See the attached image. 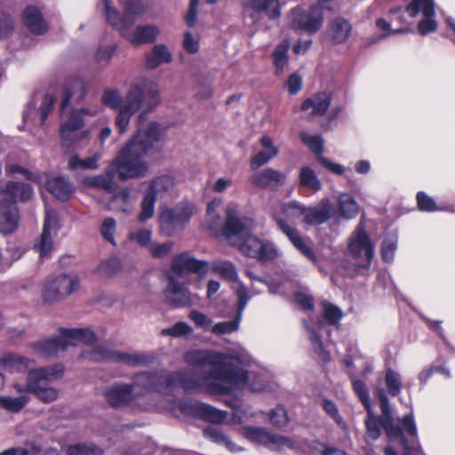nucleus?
Instances as JSON below:
<instances>
[{"label": "nucleus", "instance_id": "obj_24", "mask_svg": "<svg viewBox=\"0 0 455 455\" xmlns=\"http://www.w3.org/2000/svg\"><path fill=\"white\" fill-rule=\"evenodd\" d=\"M248 416V413L243 409L237 406L235 408L232 417L228 419V413L226 411L216 409L215 407L204 403L199 419L214 424H220L228 421L232 425H240L243 422V418H247Z\"/></svg>", "mask_w": 455, "mask_h": 455}, {"label": "nucleus", "instance_id": "obj_53", "mask_svg": "<svg viewBox=\"0 0 455 455\" xmlns=\"http://www.w3.org/2000/svg\"><path fill=\"white\" fill-rule=\"evenodd\" d=\"M68 455H103V450L93 443H78L69 445Z\"/></svg>", "mask_w": 455, "mask_h": 455}, {"label": "nucleus", "instance_id": "obj_60", "mask_svg": "<svg viewBox=\"0 0 455 455\" xmlns=\"http://www.w3.org/2000/svg\"><path fill=\"white\" fill-rule=\"evenodd\" d=\"M300 139L302 142L317 156H323V140L320 135H310L307 133H301Z\"/></svg>", "mask_w": 455, "mask_h": 455}, {"label": "nucleus", "instance_id": "obj_15", "mask_svg": "<svg viewBox=\"0 0 455 455\" xmlns=\"http://www.w3.org/2000/svg\"><path fill=\"white\" fill-rule=\"evenodd\" d=\"M289 26L294 30H299L308 35L318 32L323 24V12L322 7L314 4L308 8L295 7L291 10Z\"/></svg>", "mask_w": 455, "mask_h": 455}, {"label": "nucleus", "instance_id": "obj_6", "mask_svg": "<svg viewBox=\"0 0 455 455\" xmlns=\"http://www.w3.org/2000/svg\"><path fill=\"white\" fill-rule=\"evenodd\" d=\"M160 101V92L154 83L144 82L141 84H132L116 118V125L119 132L124 133L126 132L133 114L141 110L139 116L140 122H141L148 113L156 108Z\"/></svg>", "mask_w": 455, "mask_h": 455}, {"label": "nucleus", "instance_id": "obj_58", "mask_svg": "<svg viewBox=\"0 0 455 455\" xmlns=\"http://www.w3.org/2000/svg\"><path fill=\"white\" fill-rule=\"evenodd\" d=\"M101 101L112 109H120L124 105L122 94L116 89H106L101 96Z\"/></svg>", "mask_w": 455, "mask_h": 455}, {"label": "nucleus", "instance_id": "obj_59", "mask_svg": "<svg viewBox=\"0 0 455 455\" xmlns=\"http://www.w3.org/2000/svg\"><path fill=\"white\" fill-rule=\"evenodd\" d=\"M244 435L253 443L266 446L270 432L262 427H244Z\"/></svg>", "mask_w": 455, "mask_h": 455}, {"label": "nucleus", "instance_id": "obj_45", "mask_svg": "<svg viewBox=\"0 0 455 455\" xmlns=\"http://www.w3.org/2000/svg\"><path fill=\"white\" fill-rule=\"evenodd\" d=\"M273 451H283L287 449L298 451L300 450L299 443L282 435L270 433L266 446Z\"/></svg>", "mask_w": 455, "mask_h": 455}, {"label": "nucleus", "instance_id": "obj_38", "mask_svg": "<svg viewBox=\"0 0 455 455\" xmlns=\"http://www.w3.org/2000/svg\"><path fill=\"white\" fill-rule=\"evenodd\" d=\"M352 33L351 23L342 18L333 19L329 25V35L334 44H339L347 42Z\"/></svg>", "mask_w": 455, "mask_h": 455}, {"label": "nucleus", "instance_id": "obj_54", "mask_svg": "<svg viewBox=\"0 0 455 455\" xmlns=\"http://www.w3.org/2000/svg\"><path fill=\"white\" fill-rule=\"evenodd\" d=\"M385 385L390 395L397 396L402 389L401 375L393 369L387 368L385 373Z\"/></svg>", "mask_w": 455, "mask_h": 455}, {"label": "nucleus", "instance_id": "obj_39", "mask_svg": "<svg viewBox=\"0 0 455 455\" xmlns=\"http://www.w3.org/2000/svg\"><path fill=\"white\" fill-rule=\"evenodd\" d=\"M115 171L111 170V165L109 164L104 173L86 178L84 183L89 188H101L110 194L115 193L119 188L117 182L115 180Z\"/></svg>", "mask_w": 455, "mask_h": 455}, {"label": "nucleus", "instance_id": "obj_17", "mask_svg": "<svg viewBox=\"0 0 455 455\" xmlns=\"http://www.w3.org/2000/svg\"><path fill=\"white\" fill-rule=\"evenodd\" d=\"M79 283L76 275H60L49 278L42 290L43 299L48 303L58 301L78 290Z\"/></svg>", "mask_w": 455, "mask_h": 455}, {"label": "nucleus", "instance_id": "obj_22", "mask_svg": "<svg viewBox=\"0 0 455 455\" xmlns=\"http://www.w3.org/2000/svg\"><path fill=\"white\" fill-rule=\"evenodd\" d=\"M125 32L118 28H114L121 36L126 38L131 44L140 45L143 44H151L156 40L160 34V28L154 24L139 25L133 32H130V28L134 23L124 22Z\"/></svg>", "mask_w": 455, "mask_h": 455}, {"label": "nucleus", "instance_id": "obj_13", "mask_svg": "<svg viewBox=\"0 0 455 455\" xmlns=\"http://www.w3.org/2000/svg\"><path fill=\"white\" fill-rule=\"evenodd\" d=\"M196 212V205L187 201L163 209L159 215L161 232L167 236L181 232Z\"/></svg>", "mask_w": 455, "mask_h": 455}, {"label": "nucleus", "instance_id": "obj_36", "mask_svg": "<svg viewBox=\"0 0 455 455\" xmlns=\"http://www.w3.org/2000/svg\"><path fill=\"white\" fill-rule=\"evenodd\" d=\"M23 20L26 27L34 34L42 35L48 30L41 11L35 6H28L23 12Z\"/></svg>", "mask_w": 455, "mask_h": 455}, {"label": "nucleus", "instance_id": "obj_18", "mask_svg": "<svg viewBox=\"0 0 455 455\" xmlns=\"http://www.w3.org/2000/svg\"><path fill=\"white\" fill-rule=\"evenodd\" d=\"M235 294L237 298V305L235 308V315L233 319L228 321H221L215 323L211 328V332L216 336H222L236 332L240 329L243 311L251 299L249 291L243 283L235 290Z\"/></svg>", "mask_w": 455, "mask_h": 455}, {"label": "nucleus", "instance_id": "obj_52", "mask_svg": "<svg viewBox=\"0 0 455 455\" xmlns=\"http://www.w3.org/2000/svg\"><path fill=\"white\" fill-rule=\"evenodd\" d=\"M280 208L287 220H295L301 216L304 219L306 216L307 206L296 200L282 203Z\"/></svg>", "mask_w": 455, "mask_h": 455}, {"label": "nucleus", "instance_id": "obj_56", "mask_svg": "<svg viewBox=\"0 0 455 455\" xmlns=\"http://www.w3.org/2000/svg\"><path fill=\"white\" fill-rule=\"evenodd\" d=\"M28 403L27 395H20L18 397L0 396V407L12 411L19 412Z\"/></svg>", "mask_w": 455, "mask_h": 455}, {"label": "nucleus", "instance_id": "obj_37", "mask_svg": "<svg viewBox=\"0 0 455 455\" xmlns=\"http://www.w3.org/2000/svg\"><path fill=\"white\" fill-rule=\"evenodd\" d=\"M63 338H66L68 347L79 343L92 345L96 341L94 331L89 328H62Z\"/></svg>", "mask_w": 455, "mask_h": 455}, {"label": "nucleus", "instance_id": "obj_43", "mask_svg": "<svg viewBox=\"0 0 455 455\" xmlns=\"http://www.w3.org/2000/svg\"><path fill=\"white\" fill-rule=\"evenodd\" d=\"M331 96L329 92H323L308 98L302 103L301 108L305 111L312 109L313 115L322 116L330 107Z\"/></svg>", "mask_w": 455, "mask_h": 455}, {"label": "nucleus", "instance_id": "obj_57", "mask_svg": "<svg viewBox=\"0 0 455 455\" xmlns=\"http://www.w3.org/2000/svg\"><path fill=\"white\" fill-rule=\"evenodd\" d=\"M5 172L8 175H22L27 180L41 183L43 181V179L38 174L33 173L32 172L28 171V169L19 165L18 164L14 163H8L5 166Z\"/></svg>", "mask_w": 455, "mask_h": 455}, {"label": "nucleus", "instance_id": "obj_42", "mask_svg": "<svg viewBox=\"0 0 455 455\" xmlns=\"http://www.w3.org/2000/svg\"><path fill=\"white\" fill-rule=\"evenodd\" d=\"M279 1L280 0H248L245 8L247 11H252L256 13L264 12L270 19L275 20L281 16Z\"/></svg>", "mask_w": 455, "mask_h": 455}, {"label": "nucleus", "instance_id": "obj_27", "mask_svg": "<svg viewBox=\"0 0 455 455\" xmlns=\"http://www.w3.org/2000/svg\"><path fill=\"white\" fill-rule=\"evenodd\" d=\"M164 293L167 301L176 307H187L192 302L190 291L173 276L169 277V284Z\"/></svg>", "mask_w": 455, "mask_h": 455}, {"label": "nucleus", "instance_id": "obj_12", "mask_svg": "<svg viewBox=\"0 0 455 455\" xmlns=\"http://www.w3.org/2000/svg\"><path fill=\"white\" fill-rule=\"evenodd\" d=\"M124 8L122 15L112 4L111 0H101L104 17L112 28H118L125 32L124 22L135 23L148 9L143 0H120Z\"/></svg>", "mask_w": 455, "mask_h": 455}, {"label": "nucleus", "instance_id": "obj_46", "mask_svg": "<svg viewBox=\"0 0 455 455\" xmlns=\"http://www.w3.org/2000/svg\"><path fill=\"white\" fill-rule=\"evenodd\" d=\"M176 186V181L172 175H162L150 181L149 192L154 193L156 196H163L165 194L172 193Z\"/></svg>", "mask_w": 455, "mask_h": 455}, {"label": "nucleus", "instance_id": "obj_4", "mask_svg": "<svg viewBox=\"0 0 455 455\" xmlns=\"http://www.w3.org/2000/svg\"><path fill=\"white\" fill-rule=\"evenodd\" d=\"M156 371H142L132 378V383L117 382L108 387L104 391V397L112 408L129 407L132 410L149 411L153 410L155 403L150 402L151 392L167 395L165 390H160L155 387V381L140 382L141 375L153 376Z\"/></svg>", "mask_w": 455, "mask_h": 455}, {"label": "nucleus", "instance_id": "obj_40", "mask_svg": "<svg viewBox=\"0 0 455 455\" xmlns=\"http://www.w3.org/2000/svg\"><path fill=\"white\" fill-rule=\"evenodd\" d=\"M172 53L164 44H156L151 51L146 54V68L156 69L162 64H168L172 61Z\"/></svg>", "mask_w": 455, "mask_h": 455}, {"label": "nucleus", "instance_id": "obj_51", "mask_svg": "<svg viewBox=\"0 0 455 455\" xmlns=\"http://www.w3.org/2000/svg\"><path fill=\"white\" fill-rule=\"evenodd\" d=\"M101 158V154L96 153L92 156L85 159L79 158L78 156H72L68 161V168L70 170H94L98 168V162Z\"/></svg>", "mask_w": 455, "mask_h": 455}, {"label": "nucleus", "instance_id": "obj_62", "mask_svg": "<svg viewBox=\"0 0 455 455\" xmlns=\"http://www.w3.org/2000/svg\"><path fill=\"white\" fill-rule=\"evenodd\" d=\"M379 424L381 426L380 417L377 419L371 410V414L367 413V419L365 420L366 438L375 441L379 437L380 428Z\"/></svg>", "mask_w": 455, "mask_h": 455}, {"label": "nucleus", "instance_id": "obj_33", "mask_svg": "<svg viewBox=\"0 0 455 455\" xmlns=\"http://www.w3.org/2000/svg\"><path fill=\"white\" fill-rule=\"evenodd\" d=\"M111 194L113 196L108 204V209L116 212L130 213L136 201V197L132 196V190L127 188H118L115 193Z\"/></svg>", "mask_w": 455, "mask_h": 455}, {"label": "nucleus", "instance_id": "obj_61", "mask_svg": "<svg viewBox=\"0 0 455 455\" xmlns=\"http://www.w3.org/2000/svg\"><path fill=\"white\" fill-rule=\"evenodd\" d=\"M397 248V237L387 235L385 237L381 245V258L384 261H392Z\"/></svg>", "mask_w": 455, "mask_h": 455}, {"label": "nucleus", "instance_id": "obj_26", "mask_svg": "<svg viewBox=\"0 0 455 455\" xmlns=\"http://www.w3.org/2000/svg\"><path fill=\"white\" fill-rule=\"evenodd\" d=\"M234 369L240 371L243 374L241 383H230L229 391L228 394L233 392L235 388L239 389H250L252 392H263L269 391L270 387L267 382L266 377L257 374L255 372H249L243 368L236 367L234 365Z\"/></svg>", "mask_w": 455, "mask_h": 455}, {"label": "nucleus", "instance_id": "obj_7", "mask_svg": "<svg viewBox=\"0 0 455 455\" xmlns=\"http://www.w3.org/2000/svg\"><path fill=\"white\" fill-rule=\"evenodd\" d=\"M347 253L351 259L339 261L347 274L363 275L371 268L375 254L374 244L363 222L357 225L347 240Z\"/></svg>", "mask_w": 455, "mask_h": 455}, {"label": "nucleus", "instance_id": "obj_41", "mask_svg": "<svg viewBox=\"0 0 455 455\" xmlns=\"http://www.w3.org/2000/svg\"><path fill=\"white\" fill-rule=\"evenodd\" d=\"M31 363L28 358L13 353H6L0 357V367L8 372L26 371Z\"/></svg>", "mask_w": 455, "mask_h": 455}, {"label": "nucleus", "instance_id": "obj_48", "mask_svg": "<svg viewBox=\"0 0 455 455\" xmlns=\"http://www.w3.org/2000/svg\"><path fill=\"white\" fill-rule=\"evenodd\" d=\"M349 378L352 383L353 390L363 404L368 414L371 413V398L366 384L359 379L354 373L349 371Z\"/></svg>", "mask_w": 455, "mask_h": 455}, {"label": "nucleus", "instance_id": "obj_16", "mask_svg": "<svg viewBox=\"0 0 455 455\" xmlns=\"http://www.w3.org/2000/svg\"><path fill=\"white\" fill-rule=\"evenodd\" d=\"M238 249L245 256L263 262L274 260L282 255L280 249L273 242L261 240L251 235H246L239 243Z\"/></svg>", "mask_w": 455, "mask_h": 455}, {"label": "nucleus", "instance_id": "obj_20", "mask_svg": "<svg viewBox=\"0 0 455 455\" xmlns=\"http://www.w3.org/2000/svg\"><path fill=\"white\" fill-rule=\"evenodd\" d=\"M273 219L275 221L279 230L285 235L291 244L309 260L315 262L316 256L313 250L306 243L305 239L300 235L299 230L289 224L285 219L280 216L277 212L273 213Z\"/></svg>", "mask_w": 455, "mask_h": 455}, {"label": "nucleus", "instance_id": "obj_50", "mask_svg": "<svg viewBox=\"0 0 455 455\" xmlns=\"http://www.w3.org/2000/svg\"><path fill=\"white\" fill-rule=\"evenodd\" d=\"M299 180L301 186L310 188L315 192L322 188V183L315 172L308 166H304L300 169Z\"/></svg>", "mask_w": 455, "mask_h": 455}, {"label": "nucleus", "instance_id": "obj_47", "mask_svg": "<svg viewBox=\"0 0 455 455\" xmlns=\"http://www.w3.org/2000/svg\"><path fill=\"white\" fill-rule=\"evenodd\" d=\"M290 48V42L288 40H283L280 43L275 49L272 56L273 61L275 68V74L281 75L283 73L285 68L288 66L289 57L288 51Z\"/></svg>", "mask_w": 455, "mask_h": 455}, {"label": "nucleus", "instance_id": "obj_11", "mask_svg": "<svg viewBox=\"0 0 455 455\" xmlns=\"http://www.w3.org/2000/svg\"><path fill=\"white\" fill-rule=\"evenodd\" d=\"M61 111L60 135L61 147L70 148L79 141L90 137L89 130H83L85 116H94L95 112L88 108L73 109L67 116Z\"/></svg>", "mask_w": 455, "mask_h": 455}, {"label": "nucleus", "instance_id": "obj_10", "mask_svg": "<svg viewBox=\"0 0 455 455\" xmlns=\"http://www.w3.org/2000/svg\"><path fill=\"white\" fill-rule=\"evenodd\" d=\"M64 372L62 364L44 367L28 371L27 389L45 403L54 402L59 395L58 390L49 387L48 383L60 378Z\"/></svg>", "mask_w": 455, "mask_h": 455}, {"label": "nucleus", "instance_id": "obj_35", "mask_svg": "<svg viewBox=\"0 0 455 455\" xmlns=\"http://www.w3.org/2000/svg\"><path fill=\"white\" fill-rule=\"evenodd\" d=\"M47 190L56 198L66 201L74 192V186L69 180L63 176L48 177L45 180Z\"/></svg>", "mask_w": 455, "mask_h": 455}, {"label": "nucleus", "instance_id": "obj_31", "mask_svg": "<svg viewBox=\"0 0 455 455\" xmlns=\"http://www.w3.org/2000/svg\"><path fill=\"white\" fill-rule=\"evenodd\" d=\"M285 178L280 171L266 168L255 172L251 177V182L258 188L275 189L284 182Z\"/></svg>", "mask_w": 455, "mask_h": 455}, {"label": "nucleus", "instance_id": "obj_3", "mask_svg": "<svg viewBox=\"0 0 455 455\" xmlns=\"http://www.w3.org/2000/svg\"><path fill=\"white\" fill-rule=\"evenodd\" d=\"M422 12L423 19L418 24V31L421 36L435 32L437 22L435 20V3L433 0H410L405 8L395 6L388 11L390 21L379 18L376 20V26L384 32L383 35L371 38V44L377 43L391 35L403 34L411 31L407 25L411 22L407 20L404 13L413 19Z\"/></svg>", "mask_w": 455, "mask_h": 455}, {"label": "nucleus", "instance_id": "obj_23", "mask_svg": "<svg viewBox=\"0 0 455 455\" xmlns=\"http://www.w3.org/2000/svg\"><path fill=\"white\" fill-rule=\"evenodd\" d=\"M34 195L31 185L24 182L8 181L5 184L0 183V201L4 200L7 204L17 202H27Z\"/></svg>", "mask_w": 455, "mask_h": 455}, {"label": "nucleus", "instance_id": "obj_1", "mask_svg": "<svg viewBox=\"0 0 455 455\" xmlns=\"http://www.w3.org/2000/svg\"><path fill=\"white\" fill-rule=\"evenodd\" d=\"M184 361L193 367H209L205 372L188 370L171 371H156L153 376L141 375L140 382L155 381L156 388L165 390L167 395L180 387L187 394L207 393L210 395H228L230 383H241L243 374L234 369L233 357L220 352L192 349L185 353Z\"/></svg>", "mask_w": 455, "mask_h": 455}, {"label": "nucleus", "instance_id": "obj_55", "mask_svg": "<svg viewBox=\"0 0 455 455\" xmlns=\"http://www.w3.org/2000/svg\"><path fill=\"white\" fill-rule=\"evenodd\" d=\"M156 201V196L154 193L148 191L144 196L141 202V211L138 217L140 222H145L154 216Z\"/></svg>", "mask_w": 455, "mask_h": 455}, {"label": "nucleus", "instance_id": "obj_34", "mask_svg": "<svg viewBox=\"0 0 455 455\" xmlns=\"http://www.w3.org/2000/svg\"><path fill=\"white\" fill-rule=\"evenodd\" d=\"M86 92V83L84 80L79 77L71 78L64 87V95L60 105L61 110H65L71 100L76 102L84 100Z\"/></svg>", "mask_w": 455, "mask_h": 455}, {"label": "nucleus", "instance_id": "obj_14", "mask_svg": "<svg viewBox=\"0 0 455 455\" xmlns=\"http://www.w3.org/2000/svg\"><path fill=\"white\" fill-rule=\"evenodd\" d=\"M82 357L92 362L121 363L132 367L148 365L151 362L147 355L115 350L102 344L91 350L84 351Z\"/></svg>", "mask_w": 455, "mask_h": 455}, {"label": "nucleus", "instance_id": "obj_49", "mask_svg": "<svg viewBox=\"0 0 455 455\" xmlns=\"http://www.w3.org/2000/svg\"><path fill=\"white\" fill-rule=\"evenodd\" d=\"M204 435L216 443L225 445L230 451H239L237 446L229 439V437L224 435L217 427H209L204 428Z\"/></svg>", "mask_w": 455, "mask_h": 455}, {"label": "nucleus", "instance_id": "obj_44", "mask_svg": "<svg viewBox=\"0 0 455 455\" xmlns=\"http://www.w3.org/2000/svg\"><path fill=\"white\" fill-rule=\"evenodd\" d=\"M359 213L356 200L347 193H342L338 198V214L344 220H353Z\"/></svg>", "mask_w": 455, "mask_h": 455}, {"label": "nucleus", "instance_id": "obj_30", "mask_svg": "<svg viewBox=\"0 0 455 455\" xmlns=\"http://www.w3.org/2000/svg\"><path fill=\"white\" fill-rule=\"evenodd\" d=\"M303 324L305 329L307 331L308 338L311 341L313 349L315 353V355L318 356L320 360L323 362H327L330 360V354L328 351H326L323 347V344L322 342V338L319 335V331L323 328V323L322 320L319 318L315 320H311L310 323L304 320Z\"/></svg>", "mask_w": 455, "mask_h": 455}, {"label": "nucleus", "instance_id": "obj_32", "mask_svg": "<svg viewBox=\"0 0 455 455\" xmlns=\"http://www.w3.org/2000/svg\"><path fill=\"white\" fill-rule=\"evenodd\" d=\"M19 224V212L17 205L0 201V232L4 235L15 231Z\"/></svg>", "mask_w": 455, "mask_h": 455}, {"label": "nucleus", "instance_id": "obj_8", "mask_svg": "<svg viewBox=\"0 0 455 455\" xmlns=\"http://www.w3.org/2000/svg\"><path fill=\"white\" fill-rule=\"evenodd\" d=\"M210 269V265L205 260L195 259L189 252H182L173 258L172 262V271L176 275L181 276L188 272H193L198 275H204ZM212 271L220 276L222 279L236 283L234 291L243 283L238 275L235 264L229 260H216L211 265Z\"/></svg>", "mask_w": 455, "mask_h": 455}, {"label": "nucleus", "instance_id": "obj_29", "mask_svg": "<svg viewBox=\"0 0 455 455\" xmlns=\"http://www.w3.org/2000/svg\"><path fill=\"white\" fill-rule=\"evenodd\" d=\"M259 144L261 149L251 157L250 162L251 167L254 170L267 164L279 154V148L270 136H261Z\"/></svg>", "mask_w": 455, "mask_h": 455}, {"label": "nucleus", "instance_id": "obj_21", "mask_svg": "<svg viewBox=\"0 0 455 455\" xmlns=\"http://www.w3.org/2000/svg\"><path fill=\"white\" fill-rule=\"evenodd\" d=\"M203 403L192 399H172L164 403H155L154 409L160 411H168L175 417L184 415L199 418Z\"/></svg>", "mask_w": 455, "mask_h": 455}, {"label": "nucleus", "instance_id": "obj_9", "mask_svg": "<svg viewBox=\"0 0 455 455\" xmlns=\"http://www.w3.org/2000/svg\"><path fill=\"white\" fill-rule=\"evenodd\" d=\"M222 204V199L216 197L207 205L208 228L214 233H221L228 238L238 235L252 228L253 220L248 217H238V204H229L226 208V221L222 226L217 209Z\"/></svg>", "mask_w": 455, "mask_h": 455}, {"label": "nucleus", "instance_id": "obj_28", "mask_svg": "<svg viewBox=\"0 0 455 455\" xmlns=\"http://www.w3.org/2000/svg\"><path fill=\"white\" fill-rule=\"evenodd\" d=\"M66 338H63L62 328L60 330V336L46 339H42L31 344L34 352L39 355L50 357L56 355L59 352L65 351L68 348Z\"/></svg>", "mask_w": 455, "mask_h": 455}, {"label": "nucleus", "instance_id": "obj_64", "mask_svg": "<svg viewBox=\"0 0 455 455\" xmlns=\"http://www.w3.org/2000/svg\"><path fill=\"white\" fill-rule=\"evenodd\" d=\"M323 316L325 320L329 323V324L335 325L339 323V321L342 319V311L338 307L332 305L331 303L323 302Z\"/></svg>", "mask_w": 455, "mask_h": 455}, {"label": "nucleus", "instance_id": "obj_19", "mask_svg": "<svg viewBox=\"0 0 455 455\" xmlns=\"http://www.w3.org/2000/svg\"><path fill=\"white\" fill-rule=\"evenodd\" d=\"M60 228V220L54 210L46 208L43 231L34 244V249L41 258L47 257L52 250L53 237Z\"/></svg>", "mask_w": 455, "mask_h": 455}, {"label": "nucleus", "instance_id": "obj_25", "mask_svg": "<svg viewBox=\"0 0 455 455\" xmlns=\"http://www.w3.org/2000/svg\"><path fill=\"white\" fill-rule=\"evenodd\" d=\"M335 214L333 204L327 197L323 198L316 205L307 207L304 222L309 226H319L327 222Z\"/></svg>", "mask_w": 455, "mask_h": 455}, {"label": "nucleus", "instance_id": "obj_2", "mask_svg": "<svg viewBox=\"0 0 455 455\" xmlns=\"http://www.w3.org/2000/svg\"><path fill=\"white\" fill-rule=\"evenodd\" d=\"M162 137L160 126L156 122L150 123L147 129L140 126L136 134L113 159L111 170L122 181L146 176L148 164L143 157L160 150Z\"/></svg>", "mask_w": 455, "mask_h": 455}, {"label": "nucleus", "instance_id": "obj_5", "mask_svg": "<svg viewBox=\"0 0 455 455\" xmlns=\"http://www.w3.org/2000/svg\"><path fill=\"white\" fill-rule=\"evenodd\" d=\"M377 397L381 409L380 422L391 441L398 440L403 448V455H423L419 443L418 431L412 412L399 419L401 427L393 423V417L388 398L384 390L379 389Z\"/></svg>", "mask_w": 455, "mask_h": 455}, {"label": "nucleus", "instance_id": "obj_63", "mask_svg": "<svg viewBox=\"0 0 455 455\" xmlns=\"http://www.w3.org/2000/svg\"><path fill=\"white\" fill-rule=\"evenodd\" d=\"M116 231V221L114 218H106L100 228V234L103 238L113 245H116L115 234Z\"/></svg>", "mask_w": 455, "mask_h": 455}]
</instances>
